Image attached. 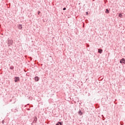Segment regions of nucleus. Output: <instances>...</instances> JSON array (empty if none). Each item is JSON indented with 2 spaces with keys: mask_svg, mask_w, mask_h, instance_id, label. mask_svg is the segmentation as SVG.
Instances as JSON below:
<instances>
[{
  "mask_svg": "<svg viewBox=\"0 0 125 125\" xmlns=\"http://www.w3.org/2000/svg\"><path fill=\"white\" fill-rule=\"evenodd\" d=\"M15 83H18V81H20V79L19 78V77H15Z\"/></svg>",
  "mask_w": 125,
  "mask_h": 125,
  "instance_id": "1",
  "label": "nucleus"
},
{
  "mask_svg": "<svg viewBox=\"0 0 125 125\" xmlns=\"http://www.w3.org/2000/svg\"><path fill=\"white\" fill-rule=\"evenodd\" d=\"M120 63H124V64H125V59H122L121 61H120Z\"/></svg>",
  "mask_w": 125,
  "mask_h": 125,
  "instance_id": "2",
  "label": "nucleus"
},
{
  "mask_svg": "<svg viewBox=\"0 0 125 125\" xmlns=\"http://www.w3.org/2000/svg\"><path fill=\"white\" fill-rule=\"evenodd\" d=\"M39 77L36 76L35 77V81H36V82H39Z\"/></svg>",
  "mask_w": 125,
  "mask_h": 125,
  "instance_id": "3",
  "label": "nucleus"
},
{
  "mask_svg": "<svg viewBox=\"0 0 125 125\" xmlns=\"http://www.w3.org/2000/svg\"><path fill=\"white\" fill-rule=\"evenodd\" d=\"M102 51H103L102 49H99V50H98V52H99V53H100V54H101V53H102Z\"/></svg>",
  "mask_w": 125,
  "mask_h": 125,
  "instance_id": "4",
  "label": "nucleus"
},
{
  "mask_svg": "<svg viewBox=\"0 0 125 125\" xmlns=\"http://www.w3.org/2000/svg\"><path fill=\"white\" fill-rule=\"evenodd\" d=\"M12 41L11 40H8V43L9 44H12Z\"/></svg>",
  "mask_w": 125,
  "mask_h": 125,
  "instance_id": "5",
  "label": "nucleus"
},
{
  "mask_svg": "<svg viewBox=\"0 0 125 125\" xmlns=\"http://www.w3.org/2000/svg\"><path fill=\"white\" fill-rule=\"evenodd\" d=\"M18 28L20 29H22V25L21 24L19 25Z\"/></svg>",
  "mask_w": 125,
  "mask_h": 125,
  "instance_id": "6",
  "label": "nucleus"
},
{
  "mask_svg": "<svg viewBox=\"0 0 125 125\" xmlns=\"http://www.w3.org/2000/svg\"><path fill=\"white\" fill-rule=\"evenodd\" d=\"M79 115H80V116H82V115H83V112H82V111L80 110L79 112Z\"/></svg>",
  "mask_w": 125,
  "mask_h": 125,
  "instance_id": "7",
  "label": "nucleus"
},
{
  "mask_svg": "<svg viewBox=\"0 0 125 125\" xmlns=\"http://www.w3.org/2000/svg\"><path fill=\"white\" fill-rule=\"evenodd\" d=\"M119 17H120V18H123V15L122 14H120L119 15Z\"/></svg>",
  "mask_w": 125,
  "mask_h": 125,
  "instance_id": "8",
  "label": "nucleus"
},
{
  "mask_svg": "<svg viewBox=\"0 0 125 125\" xmlns=\"http://www.w3.org/2000/svg\"><path fill=\"white\" fill-rule=\"evenodd\" d=\"M105 13H107V14L109 13V10H108V9H106Z\"/></svg>",
  "mask_w": 125,
  "mask_h": 125,
  "instance_id": "9",
  "label": "nucleus"
},
{
  "mask_svg": "<svg viewBox=\"0 0 125 125\" xmlns=\"http://www.w3.org/2000/svg\"><path fill=\"white\" fill-rule=\"evenodd\" d=\"M62 125L61 122H58V124H56V125Z\"/></svg>",
  "mask_w": 125,
  "mask_h": 125,
  "instance_id": "10",
  "label": "nucleus"
},
{
  "mask_svg": "<svg viewBox=\"0 0 125 125\" xmlns=\"http://www.w3.org/2000/svg\"><path fill=\"white\" fill-rule=\"evenodd\" d=\"M63 10H66V8H63Z\"/></svg>",
  "mask_w": 125,
  "mask_h": 125,
  "instance_id": "11",
  "label": "nucleus"
},
{
  "mask_svg": "<svg viewBox=\"0 0 125 125\" xmlns=\"http://www.w3.org/2000/svg\"><path fill=\"white\" fill-rule=\"evenodd\" d=\"M86 15H87L88 14V13L87 12H86Z\"/></svg>",
  "mask_w": 125,
  "mask_h": 125,
  "instance_id": "12",
  "label": "nucleus"
},
{
  "mask_svg": "<svg viewBox=\"0 0 125 125\" xmlns=\"http://www.w3.org/2000/svg\"><path fill=\"white\" fill-rule=\"evenodd\" d=\"M41 13V12H38V14H40Z\"/></svg>",
  "mask_w": 125,
  "mask_h": 125,
  "instance_id": "13",
  "label": "nucleus"
}]
</instances>
